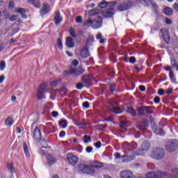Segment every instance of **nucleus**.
I'll return each instance as SVG.
<instances>
[{"label":"nucleus","instance_id":"obj_12","mask_svg":"<svg viewBox=\"0 0 178 178\" xmlns=\"http://www.w3.org/2000/svg\"><path fill=\"white\" fill-rule=\"evenodd\" d=\"M83 73H84V70H83L81 67H79L78 68H72L70 70L67 74H75V76H79L83 74Z\"/></svg>","mask_w":178,"mask_h":178},{"label":"nucleus","instance_id":"obj_33","mask_svg":"<svg viewBox=\"0 0 178 178\" xmlns=\"http://www.w3.org/2000/svg\"><path fill=\"white\" fill-rule=\"evenodd\" d=\"M23 149L26 158H29V156H30V153H29V147H27L26 142H24L23 143Z\"/></svg>","mask_w":178,"mask_h":178},{"label":"nucleus","instance_id":"obj_28","mask_svg":"<svg viewBox=\"0 0 178 178\" xmlns=\"http://www.w3.org/2000/svg\"><path fill=\"white\" fill-rule=\"evenodd\" d=\"M137 1L144 5V6H149L152 3V0H136Z\"/></svg>","mask_w":178,"mask_h":178},{"label":"nucleus","instance_id":"obj_60","mask_svg":"<svg viewBox=\"0 0 178 178\" xmlns=\"http://www.w3.org/2000/svg\"><path fill=\"white\" fill-rule=\"evenodd\" d=\"M172 8L174 9V10L175 12H178V3H175L173 6H172Z\"/></svg>","mask_w":178,"mask_h":178},{"label":"nucleus","instance_id":"obj_1","mask_svg":"<svg viewBox=\"0 0 178 178\" xmlns=\"http://www.w3.org/2000/svg\"><path fill=\"white\" fill-rule=\"evenodd\" d=\"M150 156L154 159L161 160L165 156V150L161 147H154L152 149Z\"/></svg>","mask_w":178,"mask_h":178},{"label":"nucleus","instance_id":"obj_35","mask_svg":"<svg viewBox=\"0 0 178 178\" xmlns=\"http://www.w3.org/2000/svg\"><path fill=\"white\" fill-rule=\"evenodd\" d=\"M145 113V106H143L142 108H139L138 109V116H143Z\"/></svg>","mask_w":178,"mask_h":178},{"label":"nucleus","instance_id":"obj_63","mask_svg":"<svg viewBox=\"0 0 178 178\" xmlns=\"http://www.w3.org/2000/svg\"><path fill=\"white\" fill-rule=\"evenodd\" d=\"M86 152L90 154V152H92V147H86Z\"/></svg>","mask_w":178,"mask_h":178},{"label":"nucleus","instance_id":"obj_23","mask_svg":"<svg viewBox=\"0 0 178 178\" xmlns=\"http://www.w3.org/2000/svg\"><path fill=\"white\" fill-rule=\"evenodd\" d=\"M81 82L84 87H90L91 86V78L90 76H83Z\"/></svg>","mask_w":178,"mask_h":178},{"label":"nucleus","instance_id":"obj_48","mask_svg":"<svg viewBox=\"0 0 178 178\" xmlns=\"http://www.w3.org/2000/svg\"><path fill=\"white\" fill-rule=\"evenodd\" d=\"M10 22H15V20H17V15H12L10 19Z\"/></svg>","mask_w":178,"mask_h":178},{"label":"nucleus","instance_id":"obj_41","mask_svg":"<svg viewBox=\"0 0 178 178\" xmlns=\"http://www.w3.org/2000/svg\"><path fill=\"white\" fill-rule=\"evenodd\" d=\"M83 141L86 144H88V143H90V141H91V137L86 135L83 136Z\"/></svg>","mask_w":178,"mask_h":178},{"label":"nucleus","instance_id":"obj_25","mask_svg":"<svg viewBox=\"0 0 178 178\" xmlns=\"http://www.w3.org/2000/svg\"><path fill=\"white\" fill-rule=\"evenodd\" d=\"M152 129L154 133H155V134H157V136H165V131L161 128L153 127Z\"/></svg>","mask_w":178,"mask_h":178},{"label":"nucleus","instance_id":"obj_49","mask_svg":"<svg viewBox=\"0 0 178 178\" xmlns=\"http://www.w3.org/2000/svg\"><path fill=\"white\" fill-rule=\"evenodd\" d=\"M105 127H106V126L104 124L97 125L98 130H101L102 131H104V130H105Z\"/></svg>","mask_w":178,"mask_h":178},{"label":"nucleus","instance_id":"obj_58","mask_svg":"<svg viewBox=\"0 0 178 178\" xmlns=\"http://www.w3.org/2000/svg\"><path fill=\"white\" fill-rule=\"evenodd\" d=\"M83 108H90V103H88V102H85L83 103Z\"/></svg>","mask_w":178,"mask_h":178},{"label":"nucleus","instance_id":"obj_20","mask_svg":"<svg viewBox=\"0 0 178 178\" xmlns=\"http://www.w3.org/2000/svg\"><path fill=\"white\" fill-rule=\"evenodd\" d=\"M54 20L55 24L58 25V24H60V23H62L63 18L62 17H60V12L57 11L56 13Z\"/></svg>","mask_w":178,"mask_h":178},{"label":"nucleus","instance_id":"obj_32","mask_svg":"<svg viewBox=\"0 0 178 178\" xmlns=\"http://www.w3.org/2000/svg\"><path fill=\"white\" fill-rule=\"evenodd\" d=\"M164 13L166 15V16H172V15H173V10L169 7H167L164 9Z\"/></svg>","mask_w":178,"mask_h":178},{"label":"nucleus","instance_id":"obj_15","mask_svg":"<svg viewBox=\"0 0 178 178\" xmlns=\"http://www.w3.org/2000/svg\"><path fill=\"white\" fill-rule=\"evenodd\" d=\"M43 130L45 134H49L50 133H54L55 131L54 127L52 126V123L51 122L47 123L46 126L44 127Z\"/></svg>","mask_w":178,"mask_h":178},{"label":"nucleus","instance_id":"obj_54","mask_svg":"<svg viewBox=\"0 0 178 178\" xmlns=\"http://www.w3.org/2000/svg\"><path fill=\"white\" fill-rule=\"evenodd\" d=\"M129 63H136V57L131 56L129 58Z\"/></svg>","mask_w":178,"mask_h":178},{"label":"nucleus","instance_id":"obj_14","mask_svg":"<svg viewBox=\"0 0 178 178\" xmlns=\"http://www.w3.org/2000/svg\"><path fill=\"white\" fill-rule=\"evenodd\" d=\"M161 33L163 35V38L164 41L167 43L169 44V42L170 41V36L169 35V31H167L165 28H163L161 29Z\"/></svg>","mask_w":178,"mask_h":178},{"label":"nucleus","instance_id":"obj_31","mask_svg":"<svg viewBox=\"0 0 178 178\" xmlns=\"http://www.w3.org/2000/svg\"><path fill=\"white\" fill-rule=\"evenodd\" d=\"M127 112V113H129L130 115H131V116H134V117L137 116V112H136V110H134L131 107H128Z\"/></svg>","mask_w":178,"mask_h":178},{"label":"nucleus","instance_id":"obj_43","mask_svg":"<svg viewBox=\"0 0 178 178\" xmlns=\"http://www.w3.org/2000/svg\"><path fill=\"white\" fill-rule=\"evenodd\" d=\"M7 168L11 173H13V172H15V168H13V163L8 164Z\"/></svg>","mask_w":178,"mask_h":178},{"label":"nucleus","instance_id":"obj_4","mask_svg":"<svg viewBox=\"0 0 178 178\" xmlns=\"http://www.w3.org/2000/svg\"><path fill=\"white\" fill-rule=\"evenodd\" d=\"M108 111L110 112H113V113H117V114L123 113V111H122V109H120V108L118 106V104L114 101L109 100L108 102Z\"/></svg>","mask_w":178,"mask_h":178},{"label":"nucleus","instance_id":"obj_10","mask_svg":"<svg viewBox=\"0 0 178 178\" xmlns=\"http://www.w3.org/2000/svg\"><path fill=\"white\" fill-rule=\"evenodd\" d=\"M149 124L148 122V120L143 119L142 122H138L136 123V127L139 130H141L142 131H144V130H147L149 127Z\"/></svg>","mask_w":178,"mask_h":178},{"label":"nucleus","instance_id":"obj_55","mask_svg":"<svg viewBox=\"0 0 178 178\" xmlns=\"http://www.w3.org/2000/svg\"><path fill=\"white\" fill-rule=\"evenodd\" d=\"M58 84H59V82L58 81H52L51 82V86H52V87H56Z\"/></svg>","mask_w":178,"mask_h":178},{"label":"nucleus","instance_id":"obj_24","mask_svg":"<svg viewBox=\"0 0 178 178\" xmlns=\"http://www.w3.org/2000/svg\"><path fill=\"white\" fill-rule=\"evenodd\" d=\"M65 45L68 48H74V42H73V38H72L71 37H67L66 38Z\"/></svg>","mask_w":178,"mask_h":178},{"label":"nucleus","instance_id":"obj_21","mask_svg":"<svg viewBox=\"0 0 178 178\" xmlns=\"http://www.w3.org/2000/svg\"><path fill=\"white\" fill-rule=\"evenodd\" d=\"M49 10H50L49 5L47 3H44V4L43 5V6L40 10L41 16H44V15H47V13H48Z\"/></svg>","mask_w":178,"mask_h":178},{"label":"nucleus","instance_id":"obj_6","mask_svg":"<svg viewBox=\"0 0 178 178\" xmlns=\"http://www.w3.org/2000/svg\"><path fill=\"white\" fill-rule=\"evenodd\" d=\"M47 91V86L45 84L42 83L38 88V92L36 93V98L39 101H41V99H45L46 97L44 95L45 94V92Z\"/></svg>","mask_w":178,"mask_h":178},{"label":"nucleus","instance_id":"obj_38","mask_svg":"<svg viewBox=\"0 0 178 178\" xmlns=\"http://www.w3.org/2000/svg\"><path fill=\"white\" fill-rule=\"evenodd\" d=\"M146 178H156V173L154 172H148L146 175Z\"/></svg>","mask_w":178,"mask_h":178},{"label":"nucleus","instance_id":"obj_16","mask_svg":"<svg viewBox=\"0 0 178 178\" xmlns=\"http://www.w3.org/2000/svg\"><path fill=\"white\" fill-rule=\"evenodd\" d=\"M104 167V164L98 161H92L90 162V169H93L95 173H97V169Z\"/></svg>","mask_w":178,"mask_h":178},{"label":"nucleus","instance_id":"obj_39","mask_svg":"<svg viewBox=\"0 0 178 178\" xmlns=\"http://www.w3.org/2000/svg\"><path fill=\"white\" fill-rule=\"evenodd\" d=\"M92 42H94V38H89L86 41V47L88 48V47L91 46Z\"/></svg>","mask_w":178,"mask_h":178},{"label":"nucleus","instance_id":"obj_37","mask_svg":"<svg viewBox=\"0 0 178 178\" xmlns=\"http://www.w3.org/2000/svg\"><path fill=\"white\" fill-rule=\"evenodd\" d=\"M108 5H109L111 6V2L108 3L105 1H103L101 3H99V8H106V6H108Z\"/></svg>","mask_w":178,"mask_h":178},{"label":"nucleus","instance_id":"obj_34","mask_svg":"<svg viewBox=\"0 0 178 178\" xmlns=\"http://www.w3.org/2000/svg\"><path fill=\"white\" fill-rule=\"evenodd\" d=\"M59 126L61 129H66V127H67V121H66V120H60Z\"/></svg>","mask_w":178,"mask_h":178},{"label":"nucleus","instance_id":"obj_18","mask_svg":"<svg viewBox=\"0 0 178 178\" xmlns=\"http://www.w3.org/2000/svg\"><path fill=\"white\" fill-rule=\"evenodd\" d=\"M80 56L82 58H88L90 56V51L88 47L85 46L80 51Z\"/></svg>","mask_w":178,"mask_h":178},{"label":"nucleus","instance_id":"obj_36","mask_svg":"<svg viewBox=\"0 0 178 178\" xmlns=\"http://www.w3.org/2000/svg\"><path fill=\"white\" fill-rule=\"evenodd\" d=\"M75 124L79 127V129H83V127H86L87 124L86 122H81L80 121H76Z\"/></svg>","mask_w":178,"mask_h":178},{"label":"nucleus","instance_id":"obj_44","mask_svg":"<svg viewBox=\"0 0 178 178\" xmlns=\"http://www.w3.org/2000/svg\"><path fill=\"white\" fill-rule=\"evenodd\" d=\"M6 67V63L5 61H1L0 63V70L3 71L5 70V68Z\"/></svg>","mask_w":178,"mask_h":178},{"label":"nucleus","instance_id":"obj_56","mask_svg":"<svg viewBox=\"0 0 178 178\" xmlns=\"http://www.w3.org/2000/svg\"><path fill=\"white\" fill-rule=\"evenodd\" d=\"M154 104H159V102H161V98L158 96H156L154 99Z\"/></svg>","mask_w":178,"mask_h":178},{"label":"nucleus","instance_id":"obj_8","mask_svg":"<svg viewBox=\"0 0 178 178\" xmlns=\"http://www.w3.org/2000/svg\"><path fill=\"white\" fill-rule=\"evenodd\" d=\"M165 148L168 152H175L176 148H178V142L176 140H169L167 142Z\"/></svg>","mask_w":178,"mask_h":178},{"label":"nucleus","instance_id":"obj_45","mask_svg":"<svg viewBox=\"0 0 178 178\" xmlns=\"http://www.w3.org/2000/svg\"><path fill=\"white\" fill-rule=\"evenodd\" d=\"M145 111H146L147 113L149 115H152V113H154V111L151 110V107L145 106Z\"/></svg>","mask_w":178,"mask_h":178},{"label":"nucleus","instance_id":"obj_29","mask_svg":"<svg viewBox=\"0 0 178 178\" xmlns=\"http://www.w3.org/2000/svg\"><path fill=\"white\" fill-rule=\"evenodd\" d=\"M14 123L15 122L13 121V119L10 117L7 118L5 121L6 125L8 126L9 127H10V126H12Z\"/></svg>","mask_w":178,"mask_h":178},{"label":"nucleus","instance_id":"obj_51","mask_svg":"<svg viewBox=\"0 0 178 178\" xmlns=\"http://www.w3.org/2000/svg\"><path fill=\"white\" fill-rule=\"evenodd\" d=\"M83 87H84V85L83 84V82L76 84L77 90H82Z\"/></svg>","mask_w":178,"mask_h":178},{"label":"nucleus","instance_id":"obj_22","mask_svg":"<svg viewBox=\"0 0 178 178\" xmlns=\"http://www.w3.org/2000/svg\"><path fill=\"white\" fill-rule=\"evenodd\" d=\"M129 8V3H127L126 1L121 3L120 5L118 6V9L120 10V12H124V10H128Z\"/></svg>","mask_w":178,"mask_h":178},{"label":"nucleus","instance_id":"obj_9","mask_svg":"<svg viewBox=\"0 0 178 178\" xmlns=\"http://www.w3.org/2000/svg\"><path fill=\"white\" fill-rule=\"evenodd\" d=\"M33 138L40 144H47V140L41 139V131L38 127H36L33 131Z\"/></svg>","mask_w":178,"mask_h":178},{"label":"nucleus","instance_id":"obj_13","mask_svg":"<svg viewBox=\"0 0 178 178\" xmlns=\"http://www.w3.org/2000/svg\"><path fill=\"white\" fill-rule=\"evenodd\" d=\"M67 159L69 163L73 166H74V165H76L77 162H79V159L77 158V156L73 155V154H68L67 155Z\"/></svg>","mask_w":178,"mask_h":178},{"label":"nucleus","instance_id":"obj_19","mask_svg":"<svg viewBox=\"0 0 178 178\" xmlns=\"http://www.w3.org/2000/svg\"><path fill=\"white\" fill-rule=\"evenodd\" d=\"M46 159L48 165H55V163H56V158L52 154H46Z\"/></svg>","mask_w":178,"mask_h":178},{"label":"nucleus","instance_id":"obj_26","mask_svg":"<svg viewBox=\"0 0 178 178\" xmlns=\"http://www.w3.org/2000/svg\"><path fill=\"white\" fill-rule=\"evenodd\" d=\"M26 12H27V10L24 8H17L16 10V13H20L22 19H27V15H26Z\"/></svg>","mask_w":178,"mask_h":178},{"label":"nucleus","instance_id":"obj_2","mask_svg":"<svg viewBox=\"0 0 178 178\" xmlns=\"http://www.w3.org/2000/svg\"><path fill=\"white\" fill-rule=\"evenodd\" d=\"M149 147H151V145L148 141L143 142L141 145L140 148L135 152V154L138 156H141V155H144V154L149 151Z\"/></svg>","mask_w":178,"mask_h":178},{"label":"nucleus","instance_id":"obj_64","mask_svg":"<svg viewBox=\"0 0 178 178\" xmlns=\"http://www.w3.org/2000/svg\"><path fill=\"white\" fill-rule=\"evenodd\" d=\"M95 147H96V148H101V142L98 141L95 144Z\"/></svg>","mask_w":178,"mask_h":178},{"label":"nucleus","instance_id":"obj_53","mask_svg":"<svg viewBox=\"0 0 178 178\" xmlns=\"http://www.w3.org/2000/svg\"><path fill=\"white\" fill-rule=\"evenodd\" d=\"M169 77L170 80H173L175 79V72H173V70L170 72Z\"/></svg>","mask_w":178,"mask_h":178},{"label":"nucleus","instance_id":"obj_59","mask_svg":"<svg viewBox=\"0 0 178 178\" xmlns=\"http://www.w3.org/2000/svg\"><path fill=\"white\" fill-rule=\"evenodd\" d=\"M164 70H165L166 72H172V67H170V66H165V67H164Z\"/></svg>","mask_w":178,"mask_h":178},{"label":"nucleus","instance_id":"obj_62","mask_svg":"<svg viewBox=\"0 0 178 178\" xmlns=\"http://www.w3.org/2000/svg\"><path fill=\"white\" fill-rule=\"evenodd\" d=\"M159 95H163L165 94V90L163 89H159L158 91Z\"/></svg>","mask_w":178,"mask_h":178},{"label":"nucleus","instance_id":"obj_42","mask_svg":"<svg viewBox=\"0 0 178 178\" xmlns=\"http://www.w3.org/2000/svg\"><path fill=\"white\" fill-rule=\"evenodd\" d=\"M131 133H132V134H134V136H135L136 138H139V137H140V132L136 131L135 129H133L131 130Z\"/></svg>","mask_w":178,"mask_h":178},{"label":"nucleus","instance_id":"obj_52","mask_svg":"<svg viewBox=\"0 0 178 178\" xmlns=\"http://www.w3.org/2000/svg\"><path fill=\"white\" fill-rule=\"evenodd\" d=\"M115 87H116V85L115 84V83H110L111 91H112V92L115 91Z\"/></svg>","mask_w":178,"mask_h":178},{"label":"nucleus","instance_id":"obj_57","mask_svg":"<svg viewBox=\"0 0 178 178\" xmlns=\"http://www.w3.org/2000/svg\"><path fill=\"white\" fill-rule=\"evenodd\" d=\"M33 5L35 6V8H41V4L38 1L33 3Z\"/></svg>","mask_w":178,"mask_h":178},{"label":"nucleus","instance_id":"obj_7","mask_svg":"<svg viewBox=\"0 0 178 178\" xmlns=\"http://www.w3.org/2000/svg\"><path fill=\"white\" fill-rule=\"evenodd\" d=\"M115 6H116V1L110 2V8L104 12V16L105 17H112L115 15V8H113Z\"/></svg>","mask_w":178,"mask_h":178},{"label":"nucleus","instance_id":"obj_30","mask_svg":"<svg viewBox=\"0 0 178 178\" xmlns=\"http://www.w3.org/2000/svg\"><path fill=\"white\" fill-rule=\"evenodd\" d=\"M129 123H127V121H122L120 127L122 130V131H124L126 130V127H128Z\"/></svg>","mask_w":178,"mask_h":178},{"label":"nucleus","instance_id":"obj_17","mask_svg":"<svg viewBox=\"0 0 178 178\" xmlns=\"http://www.w3.org/2000/svg\"><path fill=\"white\" fill-rule=\"evenodd\" d=\"M120 176L122 178H133L134 177L133 172L129 170L122 171L120 174Z\"/></svg>","mask_w":178,"mask_h":178},{"label":"nucleus","instance_id":"obj_61","mask_svg":"<svg viewBox=\"0 0 178 178\" xmlns=\"http://www.w3.org/2000/svg\"><path fill=\"white\" fill-rule=\"evenodd\" d=\"M51 115L53 118H58V116L59 115V113H58V111H53L51 113Z\"/></svg>","mask_w":178,"mask_h":178},{"label":"nucleus","instance_id":"obj_50","mask_svg":"<svg viewBox=\"0 0 178 178\" xmlns=\"http://www.w3.org/2000/svg\"><path fill=\"white\" fill-rule=\"evenodd\" d=\"M75 22L79 24L83 23V18L81 17V16H78L76 17Z\"/></svg>","mask_w":178,"mask_h":178},{"label":"nucleus","instance_id":"obj_11","mask_svg":"<svg viewBox=\"0 0 178 178\" xmlns=\"http://www.w3.org/2000/svg\"><path fill=\"white\" fill-rule=\"evenodd\" d=\"M102 26V17H97L93 21H92V27L95 30L99 29Z\"/></svg>","mask_w":178,"mask_h":178},{"label":"nucleus","instance_id":"obj_40","mask_svg":"<svg viewBox=\"0 0 178 178\" xmlns=\"http://www.w3.org/2000/svg\"><path fill=\"white\" fill-rule=\"evenodd\" d=\"M70 35L72 36V37H73V38H76V32L74 31V29H73V28H70Z\"/></svg>","mask_w":178,"mask_h":178},{"label":"nucleus","instance_id":"obj_47","mask_svg":"<svg viewBox=\"0 0 178 178\" xmlns=\"http://www.w3.org/2000/svg\"><path fill=\"white\" fill-rule=\"evenodd\" d=\"M91 25H92V19H88L87 22L84 23V26H87L88 27Z\"/></svg>","mask_w":178,"mask_h":178},{"label":"nucleus","instance_id":"obj_46","mask_svg":"<svg viewBox=\"0 0 178 178\" xmlns=\"http://www.w3.org/2000/svg\"><path fill=\"white\" fill-rule=\"evenodd\" d=\"M57 45H58V48L62 49L63 45L62 44V40H60V38L57 39Z\"/></svg>","mask_w":178,"mask_h":178},{"label":"nucleus","instance_id":"obj_3","mask_svg":"<svg viewBox=\"0 0 178 178\" xmlns=\"http://www.w3.org/2000/svg\"><path fill=\"white\" fill-rule=\"evenodd\" d=\"M137 143L133 142L131 145L127 142H124L122 144V148L126 154H133L134 149L137 148Z\"/></svg>","mask_w":178,"mask_h":178},{"label":"nucleus","instance_id":"obj_27","mask_svg":"<svg viewBox=\"0 0 178 178\" xmlns=\"http://www.w3.org/2000/svg\"><path fill=\"white\" fill-rule=\"evenodd\" d=\"M122 162H131V161H134V155H130V156H122Z\"/></svg>","mask_w":178,"mask_h":178},{"label":"nucleus","instance_id":"obj_5","mask_svg":"<svg viewBox=\"0 0 178 178\" xmlns=\"http://www.w3.org/2000/svg\"><path fill=\"white\" fill-rule=\"evenodd\" d=\"M78 169L81 173H85L86 175H94V173H95V171L93 168H91V166L85 164H80Z\"/></svg>","mask_w":178,"mask_h":178}]
</instances>
